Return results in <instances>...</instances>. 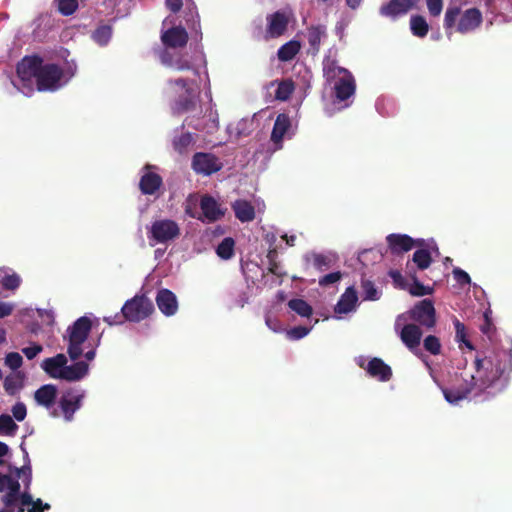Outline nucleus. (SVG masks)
Here are the masks:
<instances>
[{
	"label": "nucleus",
	"mask_w": 512,
	"mask_h": 512,
	"mask_svg": "<svg viewBox=\"0 0 512 512\" xmlns=\"http://www.w3.org/2000/svg\"><path fill=\"white\" fill-rule=\"evenodd\" d=\"M474 365L475 374L462 377V384L442 389L447 402L458 404L469 395L477 398L485 393L490 394L488 389L502 390L509 381L512 357L504 349H493L482 357L477 356Z\"/></svg>",
	"instance_id": "nucleus-1"
},
{
	"label": "nucleus",
	"mask_w": 512,
	"mask_h": 512,
	"mask_svg": "<svg viewBox=\"0 0 512 512\" xmlns=\"http://www.w3.org/2000/svg\"><path fill=\"white\" fill-rule=\"evenodd\" d=\"M17 74L22 80L36 79L39 91L53 90L63 76L62 69L53 63L43 64L40 56H27L17 65Z\"/></svg>",
	"instance_id": "nucleus-2"
},
{
	"label": "nucleus",
	"mask_w": 512,
	"mask_h": 512,
	"mask_svg": "<svg viewBox=\"0 0 512 512\" xmlns=\"http://www.w3.org/2000/svg\"><path fill=\"white\" fill-rule=\"evenodd\" d=\"M482 21V13L478 8L473 7L462 12L460 7L450 6L445 12L443 26L450 38L453 28L461 34H466L476 30Z\"/></svg>",
	"instance_id": "nucleus-3"
},
{
	"label": "nucleus",
	"mask_w": 512,
	"mask_h": 512,
	"mask_svg": "<svg viewBox=\"0 0 512 512\" xmlns=\"http://www.w3.org/2000/svg\"><path fill=\"white\" fill-rule=\"evenodd\" d=\"M91 329L92 322L86 316L78 318L68 327L67 336H64V339H68L67 353L71 360L75 361L83 354L82 345L88 339Z\"/></svg>",
	"instance_id": "nucleus-4"
},
{
	"label": "nucleus",
	"mask_w": 512,
	"mask_h": 512,
	"mask_svg": "<svg viewBox=\"0 0 512 512\" xmlns=\"http://www.w3.org/2000/svg\"><path fill=\"white\" fill-rule=\"evenodd\" d=\"M122 312L127 321L140 322L154 312V305L146 296L136 295L125 302L122 307Z\"/></svg>",
	"instance_id": "nucleus-5"
},
{
	"label": "nucleus",
	"mask_w": 512,
	"mask_h": 512,
	"mask_svg": "<svg viewBox=\"0 0 512 512\" xmlns=\"http://www.w3.org/2000/svg\"><path fill=\"white\" fill-rule=\"evenodd\" d=\"M180 236L179 225L171 219L156 220L148 230V238L155 243L166 244Z\"/></svg>",
	"instance_id": "nucleus-6"
},
{
	"label": "nucleus",
	"mask_w": 512,
	"mask_h": 512,
	"mask_svg": "<svg viewBox=\"0 0 512 512\" xmlns=\"http://www.w3.org/2000/svg\"><path fill=\"white\" fill-rule=\"evenodd\" d=\"M409 316L414 322L427 329H432L436 325V311L430 299H423L415 304Z\"/></svg>",
	"instance_id": "nucleus-7"
},
{
	"label": "nucleus",
	"mask_w": 512,
	"mask_h": 512,
	"mask_svg": "<svg viewBox=\"0 0 512 512\" xmlns=\"http://www.w3.org/2000/svg\"><path fill=\"white\" fill-rule=\"evenodd\" d=\"M222 162L212 153L198 152L192 158V168L197 174L209 176L220 171Z\"/></svg>",
	"instance_id": "nucleus-8"
},
{
	"label": "nucleus",
	"mask_w": 512,
	"mask_h": 512,
	"mask_svg": "<svg viewBox=\"0 0 512 512\" xmlns=\"http://www.w3.org/2000/svg\"><path fill=\"white\" fill-rule=\"evenodd\" d=\"M388 248L393 255H400L412 250L414 247L424 245L423 239H413L407 234L392 233L386 237Z\"/></svg>",
	"instance_id": "nucleus-9"
},
{
	"label": "nucleus",
	"mask_w": 512,
	"mask_h": 512,
	"mask_svg": "<svg viewBox=\"0 0 512 512\" xmlns=\"http://www.w3.org/2000/svg\"><path fill=\"white\" fill-rule=\"evenodd\" d=\"M83 398L84 394L75 389H68L61 395L59 407L66 421L73 420L74 413L82 406Z\"/></svg>",
	"instance_id": "nucleus-10"
},
{
	"label": "nucleus",
	"mask_w": 512,
	"mask_h": 512,
	"mask_svg": "<svg viewBox=\"0 0 512 512\" xmlns=\"http://www.w3.org/2000/svg\"><path fill=\"white\" fill-rule=\"evenodd\" d=\"M267 26L265 31V39H275L282 36L289 24V18L285 12L276 11L266 17Z\"/></svg>",
	"instance_id": "nucleus-11"
},
{
	"label": "nucleus",
	"mask_w": 512,
	"mask_h": 512,
	"mask_svg": "<svg viewBox=\"0 0 512 512\" xmlns=\"http://www.w3.org/2000/svg\"><path fill=\"white\" fill-rule=\"evenodd\" d=\"M419 2L420 0H390L380 7L379 12L382 16L395 19L414 9Z\"/></svg>",
	"instance_id": "nucleus-12"
},
{
	"label": "nucleus",
	"mask_w": 512,
	"mask_h": 512,
	"mask_svg": "<svg viewBox=\"0 0 512 512\" xmlns=\"http://www.w3.org/2000/svg\"><path fill=\"white\" fill-rule=\"evenodd\" d=\"M161 41L168 48H183L188 42V33L184 27L174 26L162 32Z\"/></svg>",
	"instance_id": "nucleus-13"
},
{
	"label": "nucleus",
	"mask_w": 512,
	"mask_h": 512,
	"mask_svg": "<svg viewBox=\"0 0 512 512\" xmlns=\"http://www.w3.org/2000/svg\"><path fill=\"white\" fill-rule=\"evenodd\" d=\"M156 304L159 310L166 316H172L178 310L176 295L169 289H160L157 292Z\"/></svg>",
	"instance_id": "nucleus-14"
},
{
	"label": "nucleus",
	"mask_w": 512,
	"mask_h": 512,
	"mask_svg": "<svg viewBox=\"0 0 512 512\" xmlns=\"http://www.w3.org/2000/svg\"><path fill=\"white\" fill-rule=\"evenodd\" d=\"M356 89L355 79L351 72L338 78L334 84L335 96L339 101H345L354 95Z\"/></svg>",
	"instance_id": "nucleus-15"
},
{
	"label": "nucleus",
	"mask_w": 512,
	"mask_h": 512,
	"mask_svg": "<svg viewBox=\"0 0 512 512\" xmlns=\"http://www.w3.org/2000/svg\"><path fill=\"white\" fill-rule=\"evenodd\" d=\"M291 128V120L288 114L280 113L274 122L271 132V141L275 144L276 148L282 147V141L285 134Z\"/></svg>",
	"instance_id": "nucleus-16"
},
{
	"label": "nucleus",
	"mask_w": 512,
	"mask_h": 512,
	"mask_svg": "<svg viewBox=\"0 0 512 512\" xmlns=\"http://www.w3.org/2000/svg\"><path fill=\"white\" fill-rule=\"evenodd\" d=\"M400 338L405 346L414 352L420 345L422 331L416 324H406L401 330Z\"/></svg>",
	"instance_id": "nucleus-17"
},
{
	"label": "nucleus",
	"mask_w": 512,
	"mask_h": 512,
	"mask_svg": "<svg viewBox=\"0 0 512 512\" xmlns=\"http://www.w3.org/2000/svg\"><path fill=\"white\" fill-rule=\"evenodd\" d=\"M57 387L54 384H45L34 393L36 403L46 409L52 408L57 399Z\"/></svg>",
	"instance_id": "nucleus-18"
},
{
	"label": "nucleus",
	"mask_w": 512,
	"mask_h": 512,
	"mask_svg": "<svg viewBox=\"0 0 512 512\" xmlns=\"http://www.w3.org/2000/svg\"><path fill=\"white\" fill-rule=\"evenodd\" d=\"M66 364V356L60 353L54 357L44 359L41 367L51 378L60 379Z\"/></svg>",
	"instance_id": "nucleus-19"
},
{
	"label": "nucleus",
	"mask_w": 512,
	"mask_h": 512,
	"mask_svg": "<svg viewBox=\"0 0 512 512\" xmlns=\"http://www.w3.org/2000/svg\"><path fill=\"white\" fill-rule=\"evenodd\" d=\"M200 208L208 222H215L224 216V211L218 202L210 195H204L200 201Z\"/></svg>",
	"instance_id": "nucleus-20"
},
{
	"label": "nucleus",
	"mask_w": 512,
	"mask_h": 512,
	"mask_svg": "<svg viewBox=\"0 0 512 512\" xmlns=\"http://www.w3.org/2000/svg\"><path fill=\"white\" fill-rule=\"evenodd\" d=\"M357 301V291L353 286H350L346 288L345 292L340 296L334 311L337 314H347L355 309Z\"/></svg>",
	"instance_id": "nucleus-21"
},
{
	"label": "nucleus",
	"mask_w": 512,
	"mask_h": 512,
	"mask_svg": "<svg viewBox=\"0 0 512 512\" xmlns=\"http://www.w3.org/2000/svg\"><path fill=\"white\" fill-rule=\"evenodd\" d=\"M367 372L370 376L377 378L379 381L386 382L392 377V369L380 358H372L368 362Z\"/></svg>",
	"instance_id": "nucleus-22"
},
{
	"label": "nucleus",
	"mask_w": 512,
	"mask_h": 512,
	"mask_svg": "<svg viewBox=\"0 0 512 512\" xmlns=\"http://www.w3.org/2000/svg\"><path fill=\"white\" fill-rule=\"evenodd\" d=\"M162 177L154 172L144 173L139 182V189L144 195H154L162 186Z\"/></svg>",
	"instance_id": "nucleus-23"
},
{
	"label": "nucleus",
	"mask_w": 512,
	"mask_h": 512,
	"mask_svg": "<svg viewBox=\"0 0 512 512\" xmlns=\"http://www.w3.org/2000/svg\"><path fill=\"white\" fill-rule=\"evenodd\" d=\"M89 370V366L84 361H78L72 365H65L61 378L66 381H79L84 378Z\"/></svg>",
	"instance_id": "nucleus-24"
},
{
	"label": "nucleus",
	"mask_w": 512,
	"mask_h": 512,
	"mask_svg": "<svg viewBox=\"0 0 512 512\" xmlns=\"http://www.w3.org/2000/svg\"><path fill=\"white\" fill-rule=\"evenodd\" d=\"M327 36L326 26L312 25L307 28V39L313 54L320 50L321 40Z\"/></svg>",
	"instance_id": "nucleus-25"
},
{
	"label": "nucleus",
	"mask_w": 512,
	"mask_h": 512,
	"mask_svg": "<svg viewBox=\"0 0 512 512\" xmlns=\"http://www.w3.org/2000/svg\"><path fill=\"white\" fill-rule=\"evenodd\" d=\"M235 217L241 222H250L255 218V209L247 200H236L232 204Z\"/></svg>",
	"instance_id": "nucleus-26"
},
{
	"label": "nucleus",
	"mask_w": 512,
	"mask_h": 512,
	"mask_svg": "<svg viewBox=\"0 0 512 512\" xmlns=\"http://www.w3.org/2000/svg\"><path fill=\"white\" fill-rule=\"evenodd\" d=\"M301 44L297 40H290L283 44L277 51V57L282 62L292 60L300 51Z\"/></svg>",
	"instance_id": "nucleus-27"
},
{
	"label": "nucleus",
	"mask_w": 512,
	"mask_h": 512,
	"mask_svg": "<svg viewBox=\"0 0 512 512\" xmlns=\"http://www.w3.org/2000/svg\"><path fill=\"white\" fill-rule=\"evenodd\" d=\"M410 29L414 36L423 38L428 34L429 25L422 15H413L410 18Z\"/></svg>",
	"instance_id": "nucleus-28"
},
{
	"label": "nucleus",
	"mask_w": 512,
	"mask_h": 512,
	"mask_svg": "<svg viewBox=\"0 0 512 512\" xmlns=\"http://www.w3.org/2000/svg\"><path fill=\"white\" fill-rule=\"evenodd\" d=\"M324 67L323 72L324 76L326 77L327 81H333L337 78L345 75L347 72H349L347 69L340 67L337 65L335 60L327 59L324 61Z\"/></svg>",
	"instance_id": "nucleus-29"
},
{
	"label": "nucleus",
	"mask_w": 512,
	"mask_h": 512,
	"mask_svg": "<svg viewBox=\"0 0 512 512\" xmlns=\"http://www.w3.org/2000/svg\"><path fill=\"white\" fill-rule=\"evenodd\" d=\"M305 260L307 263H311L318 271H324L332 265V259L330 257L315 252L307 254Z\"/></svg>",
	"instance_id": "nucleus-30"
},
{
	"label": "nucleus",
	"mask_w": 512,
	"mask_h": 512,
	"mask_svg": "<svg viewBox=\"0 0 512 512\" xmlns=\"http://www.w3.org/2000/svg\"><path fill=\"white\" fill-rule=\"evenodd\" d=\"M295 90V84L292 79H283L278 82L275 91V99L279 101H287Z\"/></svg>",
	"instance_id": "nucleus-31"
},
{
	"label": "nucleus",
	"mask_w": 512,
	"mask_h": 512,
	"mask_svg": "<svg viewBox=\"0 0 512 512\" xmlns=\"http://www.w3.org/2000/svg\"><path fill=\"white\" fill-rule=\"evenodd\" d=\"M195 142L194 136L190 132L182 133L180 136H176L173 139V148L179 154H184L188 151V148Z\"/></svg>",
	"instance_id": "nucleus-32"
},
{
	"label": "nucleus",
	"mask_w": 512,
	"mask_h": 512,
	"mask_svg": "<svg viewBox=\"0 0 512 512\" xmlns=\"http://www.w3.org/2000/svg\"><path fill=\"white\" fill-rule=\"evenodd\" d=\"M0 284L4 290L15 291L21 284V278L18 274H8L0 269Z\"/></svg>",
	"instance_id": "nucleus-33"
},
{
	"label": "nucleus",
	"mask_w": 512,
	"mask_h": 512,
	"mask_svg": "<svg viewBox=\"0 0 512 512\" xmlns=\"http://www.w3.org/2000/svg\"><path fill=\"white\" fill-rule=\"evenodd\" d=\"M195 101L191 92H186L185 96L179 97L175 101L173 110L177 114H182L195 109Z\"/></svg>",
	"instance_id": "nucleus-34"
},
{
	"label": "nucleus",
	"mask_w": 512,
	"mask_h": 512,
	"mask_svg": "<svg viewBox=\"0 0 512 512\" xmlns=\"http://www.w3.org/2000/svg\"><path fill=\"white\" fill-rule=\"evenodd\" d=\"M288 307L301 317H310L313 313L311 305L303 299H291Z\"/></svg>",
	"instance_id": "nucleus-35"
},
{
	"label": "nucleus",
	"mask_w": 512,
	"mask_h": 512,
	"mask_svg": "<svg viewBox=\"0 0 512 512\" xmlns=\"http://www.w3.org/2000/svg\"><path fill=\"white\" fill-rule=\"evenodd\" d=\"M234 246V239L226 237L217 246L216 253L221 259L228 260L234 255Z\"/></svg>",
	"instance_id": "nucleus-36"
},
{
	"label": "nucleus",
	"mask_w": 512,
	"mask_h": 512,
	"mask_svg": "<svg viewBox=\"0 0 512 512\" xmlns=\"http://www.w3.org/2000/svg\"><path fill=\"white\" fill-rule=\"evenodd\" d=\"M413 262L420 270L427 269L432 263V257L427 249H418L414 252Z\"/></svg>",
	"instance_id": "nucleus-37"
},
{
	"label": "nucleus",
	"mask_w": 512,
	"mask_h": 512,
	"mask_svg": "<svg viewBox=\"0 0 512 512\" xmlns=\"http://www.w3.org/2000/svg\"><path fill=\"white\" fill-rule=\"evenodd\" d=\"M4 389L9 395H15L22 387V376L20 373L6 376L3 383Z\"/></svg>",
	"instance_id": "nucleus-38"
},
{
	"label": "nucleus",
	"mask_w": 512,
	"mask_h": 512,
	"mask_svg": "<svg viewBox=\"0 0 512 512\" xmlns=\"http://www.w3.org/2000/svg\"><path fill=\"white\" fill-rule=\"evenodd\" d=\"M17 430L18 425L14 422L13 418L10 415H0V434L14 436Z\"/></svg>",
	"instance_id": "nucleus-39"
},
{
	"label": "nucleus",
	"mask_w": 512,
	"mask_h": 512,
	"mask_svg": "<svg viewBox=\"0 0 512 512\" xmlns=\"http://www.w3.org/2000/svg\"><path fill=\"white\" fill-rule=\"evenodd\" d=\"M184 18L189 29L195 31L196 34H201L200 18L196 11V7H187Z\"/></svg>",
	"instance_id": "nucleus-40"
},
{
	"label": "nucleus",
	"mask_w": 512,
	"mask_h": 512,
	"mask_svg": "<svg viewBox=\"0 0 512 512\" xmlns=\"http://www.w3.org/2000/svg\"><path fill=\"white\" fill-rule=\"evenodd\" d=\"M112 36V28L109 25L99 26L92 34L93 40L101 46L108 44Z\"/></svg>",
	"instance_id": "nucleus-41"
},
{
	"label": "nucleus",
	"mask_w": 512,
	"mask_h": 512,
	"mask_svg": "<svg viewBox=\"0 0 512 512\" xmlns=\"http://www.w3.org/2000/svg\"><path fill=\"white\" fill-rule=\"evenodd\" d=\"M413 282L409 286L408 291L413 296H424L432 294L433 288H430L428 286H424L416 277V275L412 276Z\"/></svg>",
	"instance_id": "nucleus-42"
},
{
	"label": "nucleus",
	"mask_w": 512,
	"mask_h": 512,
	"mask_svg": "<svg viewBox=\"0 0 512 512\" xmlns=\"http://www.w3.org/2000/svg\"><path fill=\"white\" fill-rule=\"evenodd\" d=\"M277 251L275 249L269 250L267 259L269 262L268 272L282 278L286 276V272L281 270L280 264L276 261Z\"/></svg>",
	"instance_id": "nucleus-43"
},
{
	"label": "nucleus",
	"mask_w": 512,
	"mask_h": 512,
	"mask_svg": "<svg viewBox=\"0 0 512 512\" xmlns=\"http://www.w3.org/2000/svg\"><path fill=\"white\" fill-rule=\"evenodd\" d=\"M453 324H454V328H455V333H456V340L458 342H462L463 344H465V346L470 349V350H473L474 349V346L472 345V343L467 339V334H466V327L465 325L460 322L457 318L454 319L453 321Z\"/></svg>",
	"instance_id": "nucleus-44"
},
{
	"label": "nucleus",
	"mask_w": 512,
	"mask_h": 512,
	"mask_svg": "<svg viewBox=\"0 0 512 512\" xmlns=\"http://www.w3.org/2000/svg\"><path fill=\"white\" fill-rule=\"evenodd\" d=\"M361 288L364 300L375 301L379 299V292L372 281L362 280Z\"/></svg>",
	"instance_id": "nucleus-45"
},
{
	"label": "nucleus",
	"mask_w": 512,
	"mask_h": 512,
	"mask_svg": "<svg viewBox=\"0 0 512 512\" xmlns=\"http://www.w3.org/2000/svg\"><path fill=\"white\" fill-rule=\"evenodd\" d=\"M423 346L432 355H439L441 353L440 340L434 335H428L423 341Z\"/></svg>",
	"instance_id": "nucleus-46"
},
{
	"label": "nucleus",
	"mask_w": 512,
	"mask_h": 512,
	"mask_svg": "<svg viewBox=\"0 0 512 512\" xmlns=\"http://www.w3.org/2000/svg\"><path fill=\"white\" fill-rule=\"evenodd\" d=\"M78 0H58V11L63 16H70L78 9Z\"/></svg>",
	"instance_id": "nucleus-47"
},
{
	"label": "nucleus",
	"mask_w": 512,
	"mask_h": 512,
	"mask_svg": "<svg viewBox=\"0 0 512 512\" xmlns=\"http://www.w3.org/2000/svg\"><path fill=\"white\" fill-rule=\"evenodd\" d=\"M14 472L17 478L23 477V481L26 487V490L29 489V486L32 481V469L30 465H24L21 468H14Z\"/></svg>",
	"instance_id": "nucleus-48"
},
{
	"label": "nucleus",
	"mask_w": 512,
	"mask_h": 512,
	"mask_svg": "<svg viewBox=\"0 0 512 512\" xmlns=\"http://www.w3.org/2000/svg\"><path fill=\"white\" fill-rule=\"evenodd\" d=\"M5 364L12 370H17L22 366L23 358L17 352H10L5 357Z\"/></svg>",
	"instance_id": "nucleus-49"
},
{
	"label": "nucleus",
	"mask_w": 512,
	"mask_h": 512,
	"mask_svg": "<svg viewBox=\"0 0 512 512\" xmlns=\"http://www.w3.org/2000/svg\"><path fill=\"white\" fill-rule=\"evenodd\" d=\"M310 332V328L305 326H296L287 331V336L292 340L304 338Z\"/></svg>",
	"instance_id": "nucleus-50"
},
{
	"label": "nucleus",
	"mask_w": 512,
	"mask_h": 512,
	"mask_svg": "<svg viewBox=\"0 0 512 512\" xmlns=\"http://www.w3.org/2000/svg\"><path fill=\"white\" fill-rule=\"evenodd\" d=\"M429 14L432 17H438L443 9V0H426Z\"/></svg>",
	"instance_id": "nucleus-51"
},
{
	"label": "nucleus",
	"mask_w": 512,
	"mask_h": 512,
	"mask_svg": "<svg viewBox=\"0 0 512 512\" xmlns=\"http://www.w3.org/2000/svg\"><path fill=\"white\" fill-rule=\"evenodd\" d=\"M341 278H342L341 272H339V271L332 272V273L326 274L322 278H320L319 285L322 287H326V286H329L331 284L338 282Z\"/></svg>",
	"instance_id": "nucleus-52"
},
{
	"label": "nucleus",
	"mask_w": 512,
	"mask_h": 512,
	"mask_svg": "<svg viewBox=\"0 0 512 512\" xmlns=\"http://www.w3.org/2000/svg\"><path fill=\"white\" fill-rule=\"evenodd\" d=\"M453 276H454V279L457 281V283L462 286L470 284V282H471V278H470L469 274L459 267H456L453 269Z\"/></svg>",
	"instance_id": "nucleus-53"
},
{
	"label": "nucleus",
	"mask_w": 512,
	"mask_h": 512,
	"mask_svg": "<svg viewBox=\"0 0 512 512\" xmlns=\"http://www.w3.org/2000/svg\"><path fill=\"white\" fill-rule=\"evenodd\" d=\"M12 414H13V417L21 422L25 419L26 415H27V409H26V406L24 403L22 402H17L13 407H12Z\"/></svg>",
	"instance_id": "nucleus-54"
},
{
	"label": "nucleus",
	"mask_w": 512,
	"mask_h": 512,
	"mask_svg": "<svg viewBox=\"0 0 512 512\" xmlns=\"http://www.w3.org/2000/svg\"><path fill=\"white\" fill-rule=\"evenodd\" d=\"M480 330L483 334L487 335L488 337H491V335L495 331L492 319L489 317L487 311L484 313V323L480 326Z\"/></svg>",
	"instance_id": "nucleus-55"
},
{
	"label": "nucleus",
	"mask_w": 512,
	"mask_h": 512,
	"mask_svg": "<svg viewBox=\"0 0 512 512\" xmlns=\"http://www.w3.org/2000/svg\"><path fill=\"white\" fill-rule=\"evenodd\" d=\"M42 350H43V347L40 344L33 343L31 346L23 348L22 352L26 356L27 359L32 360L40 352H42Z\"/></svg>",
	"instance_id": "nucleus-56"
},
{
	"label": "nucleus",
	"mask_w": 512,
	"mask_h": 512,
	"mask_svg": "<svg viewBox=\"0 0 512 512\" xmlns=\"http://www.w3.org/2000/svg\"><path fill=\"white\" fill-rule=\"evenodd\" d=\"M18 499L20 500L21 506L19 507L17 512H24L25 511L24 507L25 506L31 507V505L33 503L32 495L28 491H25L24 493L20 494Z\"/></svg>",
	"instance_id": "nucleus-57"
},
{
	"label": "nucleus",
	"mask_w": 512,
	"mask_h": 512,
	"mask_svg": "<svg viewBox=\"0 0 512 512\" xmlns=\"http://www.w3.org/2000/svg\"><path fill=\"white\" fill-rule=\"evenodd\" d=\"M50 505L48 503H43L40 498L37 500H33L31 507L27 508V512H44L45 510H49Z\"/></svg>",
	"instance_id": "nucleus-58"
},
{
	"label": "nucleus",
	"mask_w": 512,
	"mask_h": 512,
	"mask_svg": "<svg viewBox=\"0 0 512 512\" xmlns=\"http://www.w3.org/2000/svg\"><path fill=\"white\" fill-rule=\"evenodd\" d=\"M104 321L108 325L111 326V325L122 324V323H124V321H127V320H126V317L124 316L123 312L121 311L120 313H116L113 316H105Z\"/></svg>",
	"instance_id": "nucleus-59"
},
{
	"label": "nucleus",
	"mask_w": 512,
	"mask_h": 512,
	"mask_svg": "<svg viewBox=\"0 0 512 512\" xmlns=\"http://www.w3.org/2000/svg\"><path fill=\"white\" fill-rule=\"evenodd\" d=\"M389 276L392 278L393 282L400 288L405 289L406 288V282L404 277L402 276L401 272L398 270H391L389 271Z\"/></svg>",
	"instance_id": "nucleus-60"
},
{
	"label": "nucleus",
	"mask_w": 512,
	"mask_h": 512,
	"mask_svg": "<svg viewBox=\"0 0 512 512\" xmlns=\"http://www.w3.org/2000/svg\"><path fill=\"white\" fill-rule=\"evenodd\" d=\"M18 495L7 492L5 495L2 496L1 500L4 504V508H14L16 501L18 500Z\"/></svg>",
	"instance_id": "nucleus-61"
},
{
	"label": "nucleus",
	"mask_w": 512,
	"mask_h": 512,
	"mask_svg": "<svg viewBox=\"0 0 512 512\" xmlns=\"http://www.w3.org/2000/svg\"><path fill=\"white\" fill-rule=\"evenodd\" d=\"M172 68H175L178 71H184V70L191 69L192 65H191V63L188 60L183 59L182 57H179L178 59L173 61Z\"/></svg>",
	"instance_id": "nucleus-62"
},
{
	"label": "nucleus",
	"mask_w": 512,
	"mask_h": 512,
	"mask_svg": "<svg viewBox=\"0 0 512 512\" xmlns=\"http://www.w3.org/2000/svg\"><path fill=\"white\" fill-rule=\"evenodd\" d=\"M165 4L171 12L177 13L183 6V0H165Z\"/></svg>",
	"instance_id": "nucleus-63"
},
{
	"label": "nucleus",
	"mask_w": 512,
	"mask_h": 512,
	"mask_svg": "<svg viewBox=\"0 0 512 512\" xmlns=\"http://www.w3.org/2000/svg\"><path fill=\"white\" fill-rule=\"evenodd\" d=\"M7 490H8V492L14 493L19 496L20 495V483H19L18 479H15V478L9 476Z\"/></svg>",
	"instance_id": "nucleus-64"
}]
</instances>
